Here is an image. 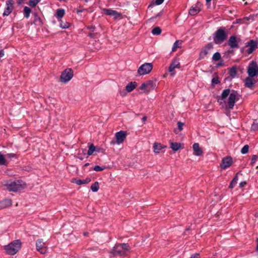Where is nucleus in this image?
I'll return each instance as SVG.
<instances>
[{"label": "nucleus", "instance_id": "6", "mask_svg": "<svg viewBox=\"0 0 258 258\" xmlns=\"http://www.w3.org/2000/svg\"><path fill=\"white\" fill-rule=\"evenodd\" d=\"M73 75V71L72 69L67 68L61 73L59 78L60 82L67 83L72 79Z\"/></svg>", "mask_w": 258, "mask_h": 258}, {"label": "nucleus", "instance_id": "47", "mask_svg": "<svg viewBox=\"0 0 258 258\" xmlns=\"http://www.w3.org/2000/svg\"><path fill=\"white\" fill-rule=\"evenodd\" d=\"M212 83L213 84H218L220 83V81H219L218 78H214L212 80Z\"/></svg>", "mask_w": 258, "mask_h": 258}, {"label": "nucleus", "instance_id": "20", "mask_svg": "<svg viewBox=\"0 0 258 258\" xmlns=\"http://www.w3.org/2000/svg\"><path fill=\"white\" fill-rule=\"evenodd\" d=\"M254 77H250L248 76L244 80V85L245 87L249 88H251L254 84L255 83V82L253 80Z\"/></svg>", "mask_w": 258, "mask_h": 258}, {"label": "nucleus", "instance_id": "50", "mask_svg": "<svg viewBox=\"0 0 258 258\" xmlns=\"http://www.w3.org/2000/svg\"><path fill=\"white\" fill-rule=\"evenodd\" d=\"M246 182L245 181H242L240 183L239 186L240 187H243L246 185Z\"/></svg>", "mask_w": 258, "mask_h": 258}, {"label": "nucleus", "instance_id": "37", "mask_svg": "<svg viewBox=\"0 0 258 258\" xmlns=\"http://www.w3.org/2000/svg\"><path fill=\"white\" fill-rule=\"evenodd\" d=\"M161 29L159 27H156L153 28L152 30V33L153 35H159L161 33Z\"/></svg>", "mask_w": 258, "mask_h": 258}, {"label": "nucleus", "instance_id": "31", "mask_svg": "<svg viewBox=\"0 0 258 258\" xmlns=\"http://www.w3.org/2000/svg\"><path fill=\"white\" fill-rule=\"evenodd\" d=\"M65 11L63 9H57L56 12V15L58 19H61L64 15Z\"/></svg>", "mask_w": 258, "mask_h": 258}, {"label": "nucleus", "instance_id": "15", "mask_svg": "<svg viewBox=\"0 0 258 258\" xmlns=\"http://www.w3.org/2000/svg\"><path fill=\"white\" fill-rule=\"evenodd\" d=\"M14 2L13 0H8L6 2V7L3 13L4 16H9L13 11L14 9Z\"/></svg>", "mask_w": 258, "mask_h": 258}, {"label": "nucleus", "instance_id": "41", "mask_svg": "<svg viewBox=\"0 0 258 258\" xmlns=\"http://www.w3.org/2000/svg\"><path fill=\"white\" fill-rule=\"evenodd\" d=\"M249 146L248 145H244L241 150V153L242 154H245L248 152Z\"/></svg>", "mask_w": 258, "mask_h": 258}, {"label": "nucleus", "instance_id": "45", "mask_svg": "<svg viewBox=\"0 0 258 258\" xmlns=\"http://www.w3.org/2000/svg\"><path fill=\"white\" fill-rule=\"evenodd\" d=\"M189 258H201L200 254L199 253H195L191 254Z\"/></svg>", "mask_w": 258, "mask_h": 258}, {"label": "nucleus", "instance_id": "35", "mask_svg": "<svg viewBox=\"0 0 258 258\" xmlns=\"http://www.w3.org/2000/svg\"><path fill=\"white\" fill-rule=\"evenodd\" d=\"M221 55L220 53H219V52H216L213 54L212 56V60L213 61H217L221 59Z\"/></svg>", "mask_w": 258, "mask_h": 258}, {"label": "nucleus", "instance_id": "44", "mask_svg": "<svg viewBox=\"0 0 258 258\" xmlns=\"http://www.w3.org/2000/svg\"><path fill=\"white\" fill-rule=\"evenodd\" d=\"M6 156L10 159L17 158V155L15 153H8L6 155Z\"/></svg>", "mask_w": 258, "mask_h": 258}, {"label": "nucleus", "instance_id": "27", "mask_svg": "<svg viewBox=\"0 0 258 258\" xmlns=\"http://www.w3.org/2000/svg\"><path fill=\"white\" fill-rule=\"evenodd\" d=\"M238 173L236 174V175L234 176V177H233V179L231 181V182L230 183V185L229 186V188L232 189V188H234V186L237 184V181H238Z\"/></svg>", "mask_w": 258, "mask_h": 258}, {"label": "nucleus", "instance_id": "7", "mask_svg": "<svg viewBox=\"0 0 258 258\" xmlns=\"http://www.w3.org/2000/svg\"><path fill=\"white\" fill-rule=\"evenodd\" d=\"M153 66L152 63L145 62L142 64L138 70V73L140 76L149 74L152 70Z\"/></svg>", "mask_w": 258, "mask_h": 258}, {"label": "nucleus", "instance_id": "43", "mask_svg": "<svg viewBox=\"0 0 258 258\" xmlns=\"http://www.w3.org/2000/svg\"><path fill=\"white\" fill-rule=\"evenodd\" d=\"M251 129L253 131H256L258 130V123L253 122L251 125Z\"/></svg>", "mask_w": 258, "mask_h": 258}, {"label": "nucleus", "instance_id": "14", "mask_svg": "<svg viewBox=\"0 0 258 258\" xmlns=\"http://www.w3.org/2000/svg\"><path fill=\"white\" fill-rule=\"evenodd\" d=\"M241 41L240 38H237V37L235 35H232L230 37L228 40V45L230 46L231 48H238V42Z\"/></svg>", "mask_w": 258, "mask_h": 258}, {"label": "nucleus", "instance_id": "40", "mask_svg": "<svg viewBox=\"0 0 258 258\" xmlns=\"http://www.w3.org/2000/svg\"><path fill=\"white\" fill-rule=\"evenodd\" d=\"M60 27H61L62 29H66L70 27V23L68 22L63 23L62 21L60 20Z\"/></svg>", "mask_w": 258, "mask_h": 258}, {"label": "nucleus", "instance_id": "10", "mask_svg": "<svg viewBox=\"0 0 258 258\" xmlns=\"http://www.w3.org/2000/svg\"><path fill=\"white\" fill-rule=\"evenodd\" d=\"M126 136V132L124 131H120L115 133V137L116 139V141H112L111 142V144H114L116 143L118 145H119L123 142Z\"/></svg>", "mask_w": 258, "mask_h": 258}, {"label": "nucleus", "instance_id": "11", "mask_svg": "<svg viewBox=\"0 0 258 258\" xmlns=\"http://www.w3.org/2000/svg\"><path fill=\"white\" fill-rule=\"evenodd\" d=\"M155 87V84L153 81L149 80L142 84L140 89L144 90L145 92H149L153 90Z\"/></svg>", "mask_w": 258, "mask_h": 258}, {"label": "nucleus", "instance_id": "52", "mask_svg": "<svg viewBox=\"0 0 258 258\" xmlns=\"http://www.w3.org/2000/svg\"><path fill=\"white\" fill-rule=\"evenodd\" d=\"M253 16H249V17H245L244 19H246V20H250V19L253 20Z\"/></svg>", "mask_w": 258, "mask_h": 258}, {"label": "nucleus", "instance_id": "17", "mask_svg": "<svg viewBox=\"0 0 258 258\" xmlns=\"http://www.w3.org/2000/svg\"><path fill=\"white\" fill-rule=\"evenodd\" d=\"M202 4L198 2L196 4L192 6L189 10V14L191 16H195L201 11V7Z\"/></svg>", "mask_w": 258, "mask_h": 258}, {"label": "nucleus", "instance_id": "8", "mask_svg": "<svg viewBox=\"0 0 258 258\" xmlns=\"http://www.w3.org/2000/svg\"><path fill=\"white\" fill-rule=\"evenodd\" d=\"M247 73L250 77L258 76V65L256 61L252 60L249 63Z\"/></svg>", "mask_w": 258, "mask_h": 258}, {"label": "nucleus", "instance_id": "57", "mask_svg": "<svg viewBox=\"0 0 258 258\" xmlns=\"http://www.w3.org/2000/svg\"><path fill=\"white\" fill-rule=\"evenodd\" d=\"M256 241H257V245H256V250L258 251V238L256 239Z\"/></svg>", "mask_w": 258, "mask_h": 258}, {"label": "nucleus", "instance_id": "2", "mask_svg": "<svg viewBox=\"0 0 258 258\" xmlns=\"http://www.w3.org/2000/svg\"><path fill=\"white\" fill-rule=\"evenodd\" d=\"M130 250V246L128 243H118L114 245L110 253L112 256H126Z\"/></svg>", "mask_w": 258, "mask_h": 258}, {"label": "nucleus", "instance_id": "12", "mask_svg": "<svg viewBox=\"0 0 258 258\" xmlns=\"http://www.w3.org/2000/svg\"><path fill=\"white\" fill-rule=\"evenodd\" d=\"M213 48V45L212 43H208L201 51L200 53V58L203 59L205 56L210 53V50Z\"/></svg>", "mask_w": 258, "mask_h": 258}, {"label": "nucleus", "instance_id": "21", "mask_svg": "<svg viewBox=\"0 0 258 258\" xmlns=\"http://www.w3.org/2000/svg\"><path fill=\"white\" fill-rule=\"evenodd\" d=\"M12 200L10 199H5L0 201V209H4L12 205Z\"/></svg>", "mask_w": 258, "mask_h": 258}, {"label": "nucleus", "instance_id": "16", "mask_svg": "<svg viewBox=\"0 0 258 258\" xmlns=\"http://www.w3.org/2000/svg\"><path fill=\"white\" fill-rule=\"evenodd\" d=\"M232 158L231 157L228 156L224 157L222 160L220 167L223 169H225L232 165Z\"/></svg>", "mask_w": 258, "mask_h": 258}, {"label": "nucleus", "instance_id": "26", "mask_svg": "<svg viewBox=\"0 0 258 258\" xmlns=\"http://www.w3.org/2000/svg\"><path fill=\"white\" fill-rule=\"evenodd\" d=\"M91 181L90 178H87L85 179L82 180L80 179H75L73 182L76 183L78 185H81L83 184H87Z\"/></svg>", "mask_w": 258, "mask_h": 258}, {"label": "nucleus", "instance_id": "9", "mask_svg": "<svg viewBox=\"0 0 258 258\" xmlns=\"http://www.w3.org/2000/svg\"><path fill=\"white\" fill-rule=\"evenodd\" d=\"M36 250L41 254H45L47 251V246L42 238L38 239L36 241Z\"/></svg>", "mask_w": 258, "mask_h": 258}, {"label": "nucleus", "instance_id": "28", "mask_svg": "<svg viewBox=\"0 0 258 258\" xmlns=\"http://www.w3.org/2000/svg\"><path fill=\"white\" fill-rule=\"evenodd\" d=\"M31 12H32V11L29 7L25 6L24 8V10H23V14H24V17L26 18H27V19L29 18Z\"/></svg>", "mask_w": 258, "mask_h": 258}, {"label": "nucleus", "instance_id": "23", "mask_svg": "<svg viewBox=\"0 0 258 258\" xmlns=\"http://www.w3.org/2000/svg\"><path fill=\"white\" fill-rule=\"evenodd\" d=\"M34 17L33 23L35 25L41 26L42 25V22L41 19L39 17L37 12H34L33 13Z\"/></svg>", "mask_w": 258, "mask_h": 258}, {"label": "nucleus", "instance_id": "39", "mask_svg": "<svg viewBox=\"0 0 258 258\" xmlns=\"http://www.w3.org/2000/svg\"><path fill=\"white\" fill-rule=\"evenodd\" d=\"M106 168L105 166H100L99 165H96L94 166L93 169L96 172L102 171Z\"/></svg>", "mask_w": 258, "mask_h": 258}, {"label": "nucleus", "instance_id": "48", "mask_svg": "<svg viewBox=\"0 0 258 258\" xmlns=\"http://www.w3.org/2000/svg\"><path fill=\"white\" fill-rule=\"evenodd\" d=\"M184 125V123L181 122H178L177 123V126H178V128L179 129V131H181L183 129V126Z\"/></svg>", "mask_w": 258, "mask_h": 258}, {"label": "nucleus", "instance_id": "51", "mask_svg": "<svg viewBox=\"0 0 258 258\" xmlns=\"http://www.w3.org/2000/svg\"><path fill=\"white\" fill-rule=\"evenodd\" d=\"M4 50L2 49L0 50V58L3 57L4 56Z\"/></svg>", "mask_w": 258, "mask_h": 258}, {"label": "nucleus", "instance_id": "38", "mask_svg": "<svg viewBox=\"0 0 258 258\" xmlns=\"http://www.w3.org/2000/svg\"><path fill=\"white\" fill-rule=\"evenodd\" d=\"M7 162L4 156L0 153V165H7Z\"/></svg>", "mask_w": 258, "mask_h": 258}, {"label": "nucleus", "instance_id": "18", "mask_svg": "<svg viewBox=\"0 0 258 258\" xmlns=\"http://www.w3.org/2000/svg\"><path fill=\"white\" fill-rule=\"evenodd\" d=\"M103 11L106 15L112 16L114 19L119 18L121 16V14L120 13L110 9H104Z\"/></svg>", "mask_w": 258, "mask_h": 258}, {"label": "nucleus", "instance_id": "25", "mask_svg": "<svg viewBox=\"0 0 258 258\" xmlns=\"http://www.w3.org/2000/svg\"><path fill=\"white\" fill-rule=\"evenodd\" d=\"M137 86V83L136 82H131L127 84L125 87L126 91L127 92H131Z\"/></svg>", "mask_w": 258, "mask_h": 258}, {"label": "nucleus", "instance_id": "46", "mask_svg": "<svg viewBox=\"0 0 258 258\" xmlns=\"http://www.w3.org/2000/svg\"><path fill=\"white\" fill-rule=\"evenodd\" d=\"M86 28L87 29L90 30L92 32H94L95 29V27L93 25L87 26Z\"/></svg>", "mask_w": 258, "mask_h": 258}, {"label": "nucleus", "instance_id": "60", "mask_svg": "<svg viewBox=\"0 0 258 258\" xmlns=\"http://www.w3.org/2000/svg\"><path fill=\"white\" fill-rule=\"evenodd\" d=\"M89 163H85V165H84V166H89Z\"/></svg>", "mask_w": 258, "mask_h": 258}, {"label": "nucleus", "instance_id": "49", "mask_svg": "<svg viewBox=\"0 0 258 258\" xmlns=\"http://www.w3.org/2000/svg\"><path fill=\"white\" fill-rule=\"evenodd\" d=\"M164 0H155V4L157 5H160L162 4Z\"/></svg>", "mask_w": 258, "mask_h": 258}, {"label": "nucleus", "instance_id": "42", "mask_svg": "<svg viewBox=\"0 0 258 258\" xmlns=\"http://www.w3.org/2000/svg\"><path fill=\"white\" fill-rule=\"evenodd\" d=\"M258 158V156L256 155H253L251 157V160L250 162V164L252 166H253L257 161Z\"/></svg>", "mask_w": 258, "mask_h": 258}, {"label": "nucleus", "instance_id": "5", "mask_svg": "<svg viewBox=\"0 0 258 258\" xmlns=\"http://www.w3.org/2000/svg\"><path fill=\"white\" fill-rule=\"evenodd\" d=\"M21 247V242L20 240H15L5 246V250L10 255L15 254Z\"/></svg>", "mask_w": 258, "mask_h": 258}, {"label": "nucleus", "instance_id": "4", "mask_svg": "<svg viewBox=\"0 0 258 258\" xmlns=\"http://www.w3.org/2000/svg\"><path fill=\"white\" fill-rule=\"evenodd\" d=\"M26 183L22 180H16L8 182L6 186L10 191L17 192L18 190L24 189L26 187Z\"/></svg>", "mask_w": 258, "mask_h": 258}, {"label": "nucleus", "instance_id": "29", "mask_svg": "<svg viewBox=\"0 0 258 258\" xmlns=\"http://www.w3.org/2000/svg\"><path fill=\"white\" fill-rule=\"evenodd\" d=\"M182 43V41L180 40H176L173 44L172 47V51L174 52L176 50L177 48H180Z\"/></svg>", "mask_w": 258, "mask_h": 258}, {"label": "nucleus", "instance_id": "32", "mask_svg": "<svg viewBox=\"0 0 258 258\" xmlns=\"http://www.w3.org/2000/svg\"><path fill=\"white\" fill-rule=\"evenodd\" d=\"M96 148L93 144L89 145V149L87 152L88 156H90L93 154V152L95 151Z\"/></svg>", "mask_w": 258, "mask_h": 258}, {"label": "nucleus", "instance_id": "56", "mask_svg": "<svg viewBox=\"0 0 258 258\" xmlns=\"http://www.w3.org/2000/svg\"><path fill=\"white\" fill-rule=\"evenodd\" d=\"M147 119V117L146 116H144L143 118H142V120L144 121V122H145V121Z\"/></svg>", "mask_w": 258, "mask_h": 258}, {"label": "nucleus", "instance_id": "30", "mask_svg": "<svg viewBox=\"0 0 258 258\" xmlns=\"http://www.w3.org/2000/svg\"><path fill=\"white\" fill-rule=\"evenodd\" d=\"M181 147V145L180 143L175 142V143H171L170 147L174 151H177Z\"/></svg>", "mask_w": 258, "mask_h": 258}, {"label": "nucleus", "instance_id": "61", "mask_svg": "<svg viewBox=\"0 0 258 258\" xmlns=\"http://www.w3.org/2000/svg\"><path fill=\"white\" fill-rule=\"evenodd\" d=\"M87 234H88V233H87V232H84V235L85 236L87 235Z\"/></svg>", "mask_w": 258, "mask_h": 258}, {"label": "nucleus", "instance_id": "1", "mask_svg": "<svg viewBox=\"0 0 258 258\" xmlns=\"http://www.w3.org/2000/svg\"><path fill=\"white\" fill-rule=\"evenodd\" d=\"M238 93L234 90L229 89H224L220 97L218 99V102L221 104L223 102L226 104V107L229 109H232L235 102L238 100Z\"/></svg>", "mask_w": 258, "mask_h": 258}, {"label": "nucleus", "instance_id": "54", "mask_svg": "<svg viewBox=\"0 0 258 258\" xmlns=\"http://www.w3.org/2000/svg\"><path fill=\"white\" fill-rule=\"evenodd\" d=\"M223 64V61L222 60L221 62L218 63L217 65L218 67H219V66H222Z\"/></svg>", "mask_w": 258, "mask_h": 258}, {"label": "nucleus", "instance_id": "58", "mask_svg": "<svg viewBox=\"0 0 258 258\" xmlns=\"http://www.w3.org/2000/svg\"><path fill=\"white\" fill-rule=\"evenodd\" d=\"M212 0H206V3L210 4Z\"/></svg>", "mask_w": 258, "mask_h": 258}, {"label": "nucleus", "instance_id": "34", "mask_svg": "<svg viewBox=\"0 0 258 258\" xmlns=\"http://www.w3.org/2000/svg\"><path fill=\"white\" fill-rule=\"evenodd\" d=\"M99 188V183L97 181H96L93 184H92L91 186V189L93 192H97Z\"/></svg>", "mask_w": 258, "mask_h": 258}, {"label": "nucleus", "instance_id": "36", "mask_svg": "<svg viewBox=\"0 0 258 258\" xmlns=\"http://www.w3.org/2000/svg\"><path fill=\"white\" fill-rule=\"evenodd\" d=\"M229 74L231 77H232V78L235 77L237 74L236 68L234 67L230 68V69L229 70Z\"/></svg>", "mask_w": 258, "mask_h": 258}, {"label": "nucleus", "instance_id": "22", "mask_svg": "<svg viewBox=\"0 0 258 258\" xmlns=\"http://www.w3.org/2000/svg\"><path fill=\"white\" fill-rule=\"evenodd\" d=\"M192 148L194 151V155L199 156L203 154V151L198 143H194L192 146Z\"/></svg>", "mask_w": 258, "mask_h": 258}, {"label": "nucleus", "instance_id": "55", "mask_svg": "<svg viewBox=\"0 0 258 258\" xmlns=\"http://www.w3.org/2000/svg\"><path fill=\"white\" fill-rule=\"evenodd\" d=\"M23 1H24V0H18L17 1V3L19 5H21L23 3Z\"/></svg>", "mask_w": 258, "mask_h": 258}, {"label": "nucleus", "instance_id": "3", "mask_svg": "<svg viewBox=\"0 0 258 258\" xmlns=\"http://www.w3.org/2000/svg\"><path fill=\"white\" fill-rule=\"evenodd\" d=\"M228 36V33L226 31L224 27L218 28L213 34V40L215 44H220L225 41Z\"/></svg>", "mask_w": 258, "mask_h": 258}, {"label": "nucleus", "instance_id": "33", "mask_svg": "<svg viewBox=\"0 0 258 258\" xmlns=\"http://www.w3.org/2000/svg\"><path fill=\"white\" fill-rule=\"evenodd\" d=\"M40 1L41 0H30L28 3V5L32 8H34L35 7Z\"/></svg>", "mask_w": 258, "mask_h": 258}, {"label": "nucleus", "instance_id": "19", "mask_svg": "<svg viewBox=\"0 0 258 258\" xmlns=\"http://www.w3.org/2000/svg\"><path fill=\"white\" fill-rule=\"evenodd\" d=\"M180 64L177 59H174L172 61L169 67V71L172 73L171 75H174L175 73L173 72L175 69L180 68Z\"/></svg>", "mask_w": 258, "mask_h": 258}, {"label": "nucleus", "instance_id": "53", "mask_svg": "<svg viewBox=\"0 0 258 258\" xmlns=\"http://www.w3.org/2000/svg\"><path fill=\"white\" fill-rule=\"evenodd\" d=\"M88 36L90 38H93L94 36V34L93 33H90L88 34Z\"/></svg>", "mask_w": 258, "mask_h": 258}, {"label": "nucleus", "instance_id": "59", "mask_svg": "<svg viewBox=\"0 0 258 258\" xmlns=\"http://www.w3.org/2000/svg\"><path fill=\"white\" fill-rule=\"evenodd\" d=\"M120 93L121 95H122V96H124L125 94V92H120Z\"/></svg>", "mask_w": 258, "mask_h": 258}, {"label": "nucleus", "instance_id": "13", "mask_svg": "<svg viewBox=\"0 0 258 258\" xmlns=\"http://www.w3.org/2000/svg\"><path fill=\"white\" fill-rule=\"evenodd\" d=\"M257 41L254 40H250L245 43V47H248L246 51L248 54L252 53L254 50L257 48Z\"/></svg>", "mask_w": 258, "mask_h": 258}, {"label": "nucleus", "instance_id": "24", "mask_svg": "<svg viewBox=\"0 0 258 258\" xmlns=\"http://www.w3.org/2000/svg\"><path fill=\"white\" fill-rule=\"evenodd\" d=\"M165 147L166 146H163L161 143H155L153 145L154 152L156 154H158L162 149H164Z\"/></svg>", "mask_w": 258, "mask_h": 258}]
</instances>
